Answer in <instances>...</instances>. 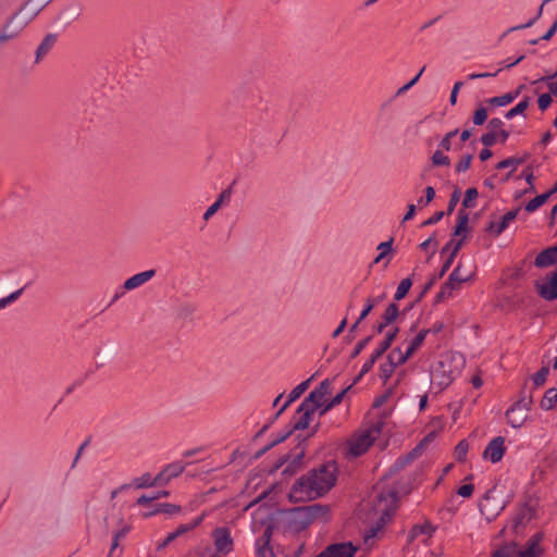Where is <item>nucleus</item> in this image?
<instances>
[{
    "mask_svg": "<svg viewBox=\"0 0 557 557\" xmlns=\"http://www.w3.org/2000/svg\"><path fill=\"white\" fill-rule=\"evenodd\" d=\"M399 333V327L396 326L393 330L386 333L384 341L380 344V346L373 351L380 358L391 348L393 342L397 337Z\"/></svg>",
    "mask_w": 557,
    "mask_h": 557,
    "instance_id": "obj_27",
    "label": "nucleus"
},
{
    "mask_svg": "<svg viewBox=\"0 0 557 557\" xmlns=\"http://www.w3.org/2000/svg\"><path fill=\"white\" fill-rule=\"evenodd\" d=\"M311 379H308L307 381L301 382L298 384L288 395V399L286 400L285 405L289 406L293 401L298 399L301 394L308 388L309 382Z\"/></svg>",
    "mask_w": 557,
    "mask_h": 557,
    "instance_id": "obj_38",
    "label": "nucleus"
},
{
    "mask_svg": "<svg viewBox=\"0 0 557 557\" xmlns=\"http://www.w3.org/2000/svg\"><path fill=\"white\" fill-rule=\"evenodd\" d=\"M329 512V507L321 504L294 507L287 510L288 529L294 532H301L307 529L315 519Z\"/></svg>",
    "mask_w": 557,
    "mask_h": 557,
    "instance_id": "obj_2",
    "label": "nucleus"
},
{
    "mask_svg": "<svg viewBox=\"0 0 557 557\" xmlns=\"http://www.w3.org/2000/svg\"><path fill=\"white\" fill-rule=\"evenodd\" d=\"M474 485L473 484H463L457 490V494L461 497H470L473 494Z\"/></svg>",
    "mask_w": 557,
    "mask_h": 557,
    "instance_id": "obj_64",
    "label": "nucleus"
},
{
    "mask_svg": "<svg viewBox=\"0 0 557 557\" xmlns=\"http://www.w3.org/2000/svg\"><path fill=\"white\" fill-rule=\"evenodd\" d=\"M557 403V389L549 388L545 392L543 399L541 400V407L545 410L552 409Z\"/></svg>",
    "mask_w": 557,
    "mask_h": 557,
    "instance_id": "obj_33",
    "label": "nucleus"
},
{
    "mask_svg": "<svg viewBox=\"0 0 557 557\" xmlns=\"http://www.w3.org/2000/svg\"><path fill=\"white\" fill-rule=\"evenodd\" d=\"M319 428H320V423H317L311 429L310 433L307 436L302 437L298 442V445L295 447V449L298 450V451L294 455V458H293L290 465H288L284 469L283 474L293 475L301 467L302 459L306 456V449H307V446H308V441H309V438L311 436H313L318 432Z\"/></svg>",
    "mask_w": 557,
    "mask_h": 557,
    "instance_id": "obj_6",
    "label": "nucleus"
},
{
    "mask_svg": "<svg viewBox=\"0 0 557 557\" xmlns=\"http://www.w3.org/2000/svg\"><path fill=\"white\" fill-rule=\"evenodd\" d=\"M461 287V283H458V280L455 278V276H451L449 274L448 280L446 283L442 286L441 290L436 294L434 299V305H437L442 301H444L447 297H450L453 295L454 290H458Z\"/></svg>",
    "mask_w": 557,
    "mask_h": 557,
    "instance_id": "obj_19",
    "label": "nucleus"
},
{
    "mask_svg": "<svg viewBox=\"0 0 557 557\" xmlns=\"http://www.w3.org/2000/svg\"><path fill=\"white\" fill-rule=\"evenodd\" d=\"M398 315H399L398 306L395 302L389 304L382 315V322H380L377 325L374 326V331L377 334L383 333L385 327L387 325L392 324L393 322H395L396 319L398 318Z\"/></svg>",
    "mask_w": 557,
    "mask_h": 557,
    "instance_id": "obj_15",
    "label": "nucleus"
},
{
    "mask_svg": "<svg viewBox=\"0 0 557 557\" xmlns=\"http://www.w3.org/2000/svg\"><path fill=\"white\" fill-rule=\"evenodd\" d=\"M391 395H392V388H388L384 394H382L375 398V400L372 404V408L376 409V408H380L381 406H383L388 400Z\"/></svg>",
    "mask_w": 557,
    "mask_h": 557,
    "instance_id": "obj_63",
    "label": "nucleus"
},
{
    "mask_svg": "<svg viewBox=\"0 0 557 557\" xmlns=\"http://www.w3.org/2000/svg\"><path fill=\"white\" fill-rule=\"evenodd\" d=\"M275 529L273 520L269 521L262 536L257 542V554L259 557H275L271 539Z\"/></svg>",
    "mask_w": 557,
    "mask_h": 557,
    "instance_id": "obj_8",
    "label": "nucleus"
},
{
    "mask_svg": "<svg viewBox=\"0 0 557 557\" xmlns=\"http://www.w3.org/2000/svg\"><path fill=\"white\" fill-rule=\"evenodd\" d=\"M376 306V301L372 298H368L364 305V308L362 309L358 320L361 322L364 320L369 313L373 310V308Z\"/></svg>",
    "mask_w": 557,
    "mask_h": 557,
    "instance_id": "obj_56",
    "label": "nucleus"
},
{
    "mask_svg": "<svg viewBox=\"0 0 557 557\" xmlns=\"http://www.w3.org/2000/svg\"><path fill=\"white\" fill-rule=\"evenodd\" d=\"M294 456L292 454L283 455L281 458L277 459V461L273 465V467L270 469V473H274L278 469H281L286 462H292Z\"/></svg>",
    "mask_w": 557,
    "mask_h": 557,
    "instance_id": "obj_58",
    "label": "nucleus"
},
{
    "mask_svg": "<svg viewBox=\"0 0 557 557\" xmlns=\"http://www.w3.org/2000/svg\"><path fill=\"white\" fill-rule=\"evenodd\" d=\"M396 367H397V363H392V362H384L380 366V379L383 381L384 384H386L387 381L391 379Z\"/></svg>",
    "mask_w": 557,
    "mask_h": 557,
    "instance_id": "obj_40",
    "label": "nucleus"
},
{
    "mask_svg": "<svg viewBox=\"0 0 557 557\" xmlns=\"http://www.w3.org/2000/svg\"><path fill=\"white\" fill-rule=\"evenodd\" d=\"M212 536L214 539L216 553L227 555L233 550V539L227 528H216Z\"/></svg>",
    "mask_w": 557,
    "mask_h": 557,
    "instance_id": "obj_9",
    "label": "nucleus"
},
{
    "mask_svg": "<svg viewBox=\"0 0 557 557\" xmlns=\"http://www.w3.org/2000/svg\"><path fill=\"white\" fill-rule=\"evenodd\" d=\"M505 451V438L503 436H496L485 447L483 458L490 459L493 463H496L503 459Z\"/></svg>",
    "mask_w": 557,
    "mask_h": 557,
    "instance_id": "obj_11",
    "label": "nucleus"
},
{
    "mask_svg": "<svg viewBox=\"0 0 557 557\" xmlns=\"http://www.w3.org/2000/svg\"><path fill=\"white\" fill-rule=\"evenodd\" d=\"M535 288L539 295L548 301L557 299V271L547 276L546 283L535 282Z\"/></svg>",
    "mask_w": 557,
    "mask_h": 557,
    "instance_id": "obj_12",
    "label": "nucleus"
},
{
    "mask_svg": "<svg viewBox=\"0 0 557 557\" xmlns=\"http://www.w3.org/2000/svg\"><path fill=\"white\" fill-rule=\"evenodd\" d=\"M541 541H542V534L541 533H535L533 536H531L528 540V542L525 544V547L532 546L533 550H536V552L542 554V548L540 547V542Z\"/></svg>",
    "mask_w": 557,
    "mask_h": 557,
    "instance_id": "obj_55",
    "label": "nucleus"
},
{
    "mask_svg": "<svg viewBox=\"0 0 557 557\" xmlns=\"http://www.w3.org/2000/svg\"><path fill=\"white\" fill-rule=\"evenodd\" d=\"M530 158V153H524L522 157H509L507 159H504L503 161L498 162L495 165L496 170H504L511 168V170L502 178V182L505 183L509 181L512 177L513 172L517 170L518 165L524 163Z\"/></svg>",
    "mask_w": 557,
    "mask_h": 557,
    "instance_id": "obj_13",
    "label": "nucleus"
},
{
    "mask_svg": "<svg viewBox=\"0 0 557 557\" xmlns=\"http://www.w3.org/2000/svg\"><path fill=\"white\" fill-rule=\"evenodd\" d=\"M552 101L550 94H542L537 99L540 110L545 111L550 106Z\"/></svg>",
    "mask_w": 557,
    "mask_h": 557,
    "instance_id": "obj_61",
    "label": "nucleus"
},
{
    "mask_svg": "<svg viewBox=\"0 0 557 557\" xmlns=\"http://www.w3.org/2000/svg\"><path fill=\"white\" fill-rule=\"evenodd\" d=\"M515 99H516V95H510L509 92H507L503 96L493 97V98L488 99L487 102L492 106L503 107V106L511 103Z\"/></svg>",
    "mask_w": 557,
    "mask_h": 557,
    "instance_id": "obj_41",
    "label": "nucleus"
},
{
    "mask_svg": "<svg viewBox=\"0 0 557 557\" xmlns=\"http://www.w3.org/2000/svg\"><path fill=\"white\" fill-rule=\"evenodd\" d=\"M356 550L351 542L335 543L326 546L317 557H354Z\"/></svg>",
    "mask_w": 557,
    "mask_h": 557,
    "instance_id": "obj_10",
    "label": "nucleus"
},
{
    "mask_svg": "<svg viewBox=\"0 0 557 557\" xmlns=\"http://www.w3.org/2000/svg\"><path fill=\"white\" fill-rule=\"evenodd\" d=\"M314 412L315 410L307 407V405L305 406L300 404L296 411V414L300 416L297 418V420L293 421L290 425L295 431L306 430L309 426Z\"/></svg>",
    "mask_w": 557,
    "mask_h": 557,
    "instance_id": "obj_14",
    "label": "nucleus"
},
{
    "mask_svg": "<svg viewBox=\"0 0 557 557\" xmlns=\"http://www.w3.org/2000/svg\"><path fill=\"white\" fill-rule=\"evenodd\" d=\"M459 199H460V189L459 188H455V190L450 195V199H449L447 211H446V213L448 215L454 212L457 203L459 202Z\"/></svg>",
    "mask_w": 557,
    "mask_h": 557,
    "instance_id": "obj_52",
    "label": "nucleus"
},
{
    "mask_svg": "<svg viewBox=\"0 0 557 557\" xmlns=\"http://www.w3.org/2000/svg\"><path fill=\"white\" fill-rule=\"evenodd\" d=\"M154 275H156V270H147V271L140 272L138 274H135L124 282V288L128 289V290L134 289V288L143 285L150 278H152Z\"/></svg>",
    "mask_w": 557,
    "mask_h": 557,
    "instance_id": "obj_21",
    "label": "nucleus"
},
{
    "mask_svg": "<svg viewBox=\"0 0 557 557\" xmlns=\"http://www.w3.org/2000/svg\"><path fill=\"white\" fill-rule=\"evenodd\" d=\"M530 104V97H524V99L519 102L516 107L511 108L506 112L505 117L510 120L513 116L523 113Z\"/></svg>",
    "mask_w": 557,
    "mask_h": 557,
    "instance_id": "obj_39",
    "label": "nucleus"
},
{
    "mask_svg": "<svg viewBox=\"0 0 557 557\" xmlns=\"http://www.w3.org/2000/svg\"><path fill=\"white\" fill-rule=\"evenodd\" d=\"M472 159H473L472 153L463 156L460 159V161L456 164V172L457 173L466 172L470 168Z\"/></svg>",
    "mask_w": 557,
    "mask_h": 557,
    "instance_id": "obj_51",
    "label": "nucleus"
},
{
    "mask_svg": "<svg viewBox=\"0 0 557 557\" xmlns=\"http://www.w3.org/2000/svg\"><path fill=\"white\" fill-rule=\"evenodd\" d=\"M436 528L431 524V522L425 521L423 524H416L409 531L408 542L411 543L417 539L420 534H428L431 536L435 532Z\"/></svg>",
    "mask_w": 557,
    "mask_h": 557,
    "instance_id": "obj_26",
    "label": "nucleus"
},
{
    "mask_svg": "<svg viewBox=\"0 0 557 557\" xmlns=\"http://www.w3.org/2000/svg\"><path fill=\"white\" fill-rule=\"evenodd\" d=\"M479 193L478 189L474 187L468 188L465 193V198L462 200V207L463 208H472L473 201L476 199Z\"/></svg>",
    "mask_w": 557,
    "mask_h": 557,
    "instance_id": "obj_44",
    "label": "nucleus"
},
{
    "mask_svg": "<svg viewBox=\"0 0 557 557\" xmlns=\"http://www.w3.org/2000/svg\"><path fill=\"white\" fill-rule=\"evenodd\" d=\"M372 338L373 336L370 335L359 341L350 354V359H355L356 357H358L361 354V351L366 348V346L372 341Z\"/></svg>",
    "mask_w": 557,
    "mask_h": 557,
    "instance_id": "obj_49",
    "label": "nucleus"
},
{
    "mask_svg": "<svg viewBox=\"0 0 557 557\" xmlns=\"http://www.w3.org/2000/svg\"><path fill=\"white\" fill-rule=\"evenodd\" d=\"M433 165L436 166H448L450 164V160L447 156H445L441 150H436L432 158Z\"/></svg>",
    "mask_w": 557,
    "mask_h": 557,
    "instance_id": "obj_45",
    "label": "nucleus"
},
{
    "mask_svg": "<svg viewBox=\"0 0 557 557\" xmlns=\"http://www.w3.org/2000/svg\"><path fill=\"white\" fill-rule=\"evenodd\" d=\"M324 397H322L320 394H318L314 389L309 393V395L302 400V405H307V407L313 409V410H321L323 406Z\"/></svg>",
    "mask_w": 557,
    "mask_h": 557,
    "instance_id": "obj_30",
    "label": "nucleus"
},
{
    "mask_svg": "<svg viewBox=\"0 0 557 557\" xmlns=\"http://www.w3.org/2000/svg\"><path fill=\"white\" fill-rule=\"evenodd\" d=\"M435 197V189L432 186L425 188V196L418 199V205H429Z\"/></svg>",
    "mask_w": 557,
    "mask_h": 557,
    "instance_id": "obj_57",
    "label": "nucleus"
},
{
    "mask_svg": "<svg viewBox=\"0 0 557 557\" xmlns=\"http://www.w3.org/2000/svg\"><path fill=\"white\" fill-rule=\"evenodd\" d=\"M506 507V504L495 497V490H488L479 504L480 511L488 522L493 521Z\"/></svg>",
    "mask_w": 557,
    "mask_h": 557,
    "instance_id": "obj_4",
    "label": "nucleus"
},
{
    "mask_svg": "<svg viewBox=\"0 0 557 557\" xmlns=\"http://www.w3.org/2000/svg\"><path fill=\"white\" fill-rule=\"evenodd\" d=\"M468 223H469V213L466 210L460 209L458 211L457 223L454 227L453 236H459L463 233L469 232Z\"/></svg>",
    "mask_w": 557,
    "mask_h": 557,
    "instance_id": "obj_28",
    "label": "nucleus"
},
{
    "mask_svg": "<svg viewBox=\"0 0 557 557\" xmlns=\"http://www.w3.org/2000/svg\"><path fill=\"white\" fill-rule=\"evenodd\" d=\"M374 441L375 436L371 435V432H363L349 442L348 455L355 458L363 455L368 451Z\"/></svg>",
    "mask_w": 557,
    "mask_h": 557,
    "instance_id": "obj_7",
    "label": "nucleus"
},
{
    "mask_svg": "<svg viewBox=\"0 0 557 557\" xmlns=\"http://www.w3.org/2000/svg\"><path fill=\"white\" fill-rule=\"evenodd\" d=\"M389 520L391 513L388 511H384L382 516L377 519V521L366 531L364 542L374 539Z\"/></svg>",
    "mask_w": 557,
    "mask_h": 557,
    "instance_id": "obj_23",
    "label": "nucleus"
},
{
    "mask_svg": "<svg viewBox=\"0 0 557 557\" xmlns=\"http://www.w3.org/2000/svg\"><path fill=\"white\" fill-rule=\"evenodd\" d=\"M203 517L205 515H201L188 524H181L174 532H172V534L174 535L175 539H177L178 536L185 534L186 532L194 530L202 522Z\"/></svg>",
    "mask_w": 557,
    "mask_h": 557,
    "instance_id": "obj_35",
    "label": "nucleus"
},
{
    "mask_svg": "<svg viewBox=\"0 0 557 557\" xmlns=\"http://www.w3.org/2000/svg\"><path fill=\"white\" fill-rule=\"evenodd\" d=\"M294 432H296L293 426L289 424V428L288 430L281 434L280 436H277L274 441H272L270 444L272 445V447L274 448L275 446H277L278 444L285 442L288 437H290Z\"/></svg>",
    "mask_w": 557,
    "mask_h": 557,
    "instance_id": "obj_62",
    "label": "nucleus"
},
{
    "mask_svg": "<svg viewBox=\"0 0 557 557\" xmlns=\"http://www.w3.org/2000/svg\"><path fill=\"white\" fill-rule=\"evenodd\" d=\"M451 276H455L458 280V283H467L473 280L475 273L471 269V261L468 260L466 263L459 261L457 267L450 273Z\"/></svg>",
    "mask_w": 557,
    "mask_h": 557,
    "instance_id": "obj_18",
    "label": "nucleus"
},
{
    "mask_svg": "<svg viewBox=\"0 0 557 557\" xmlns=\"http://www.w3.org/2000/svg\"><path fill=\"white\" fill-rule=\"evenodd\" d=\"M533 405L532 396H521L518 401H516L511 407H518V409L523 410L525 413L531 410Z\"/></svg>",
    "mask_w": 557,
    "mask_h": 557,
    "instance_id": "obj_47",
    "label": "nucleus"
},
{
    "mask_svg": "<svg viewBox=\"0 0 557 557\" xmlns=\"http://www.w3.org/2000/svg\"><path fill=\"white\" fill-rule=\"evenodd\" d=\"M487 119V110L484 107H480L473 113V124L483 125Z\"/></svg>",
    "mask_w": 557,
    "mask_h": 557,
    "instance_id": "obj_50",
    "label": "nucleus"
},
{
    "mask_svg": "<svg viewBox=\"0 0 557 557\" xmlns=\"http://www.w3.org/2000/svg\"><path fill=\"white\" fill-rule=\"evenodd\" d=\"M458 134V129H454V131H450L448 132L444 137L443 139L441 140L440 143V147L443 148L444 150L446 151H449L450 148H451V138L455 137L456 135Z\"/></svg>",
    "mask_w": 557,
    "mask_h": 557,
    "instance_id": "obj_54",
    "label": "nucleus"
},
{
    "mask_svg": "<svg viewBox=\"0 0 557 557\" xmlns=\"http://www.w3.org/2000/svg\"><path fill=\"white\" fill-rule=\"evenodd\" d=\"M469 450V444L466 440H461L455 447L454 455L458 462H465Z\"/></svg>",
    "mask_w": 557,
    "mask_h": 557,
    "instance_id": "obj_36",
    "label": "nucleus"
},
{
    "mask_svg": "<svg viewBox=\"0 0 557 557\" xmlns=\"http://www.w3.org/2000/svg\"><path fill=\"white\" fill-rule=\"evenodd\" d=\"M480 140L485 147H492L497 141V132L488 131L481 136Z\"/></svg>",
    "mask_w": 557,
    "mask_h": 557,
    "instance_id": "obj_53",
    "label": "nucleus"
},
{
    "mask_svg": "<svg viewBox=\"0 0 557 557\" xmlns=\"http://www.w3.org/2000/svg\"><path fill=\"white\" fill-rule=\"evenodd\" d=\"M548 199H549V194L544 193L542 195H539V196L534 197L533 199H531L524 206V210L528 212H533V211L537 210L541 206H543Z\"/></svg>",
    "mask_w": 557,
    "mask_h": 557,
    "instance_id": "obj_34",
    "label": "nucleus"
},
{
    "mask_svg": "<svg viewBox=\"0 0 557 557\" xmlns=\"http://www.w3.org/2000/svg\"><path fill=\"white\" fill-rule=\"evenodd\" d=\"M411 286H412L411 278L410 277L404 278L397 287V290L394 295V299L396 301H398V300H401L403 298H405L406 295L408 294L409 289L411 288Z\"/></svg>",
    "mask_w": 557,
    "mask_h": 557,
    "instance_id": "obj_37",
    "label": "nucleus"
},
{
    "mask_svg": "<svg viewBox=\"0 0 557 557\" xmlns=\"http://www.w3.org/2000/svg\"><path fill=\"white\" fill-rule=\"evenodd\" d=\"M517 553V543L510 542L502 545L497 550H495L492 557H515Z\"/></svg>",
    "mask_w": 557,
    "mask_h": 557,
    "instance_id": "obj_32",
    "label": "nucleus"
},
{
    "mask_svg": "<svg viewBox=\"0 0 557 557\" xmlns=\"http://www.w3.org/2000/svg\"><path fill=\"white\" fill-rule=\"evenodd\" d=\"M153 479L150 473H144L141 476L134 480V484L137 488H145L154 486Z\"/></svg>",
    "mask_w": 557,
    "mask_h": 557,
    "instance_id": "obj_46",
    "label": "nucleus"
},
{
    "mask_svg": "<svg viewBox=\"0 0 557 557\" xmlns=\"http://www.w3.org/2000/svg\"><path fill=\"white\" fill-rule=\"evenodd\" d=\"M454 379L455 371L447 359L438 361L431 372L432 383L438 386V393L448 387Z\"/></svg>",
    "mask_w": 557,
    "mask_h": 557,
    "instance_id": "obj_3",
    "label": "nucleus"
},
{
    "mask_svg": "<svg viewBox=\"0 0 557 557\" xmlns=\"http://www.w3.org/2000/svg\"><path fill=\"white\" fill-rule=\"evenodd\" d=\"M181 511V506L174 504H157L153 510L146 513V517H150L157 513L174 515Z\"/></svg>",
    "mask_w": 557,
    "mask_h": 557,
    "instance_id": "obj_29",
    "label": "nucleus"
},
{
    "mask_svg": "<svg viewBox=\"0 0 557 557\" xmlns=\"http://www.w3.org/2000/svg\"><path fill=\"white\" fill-rule=\"evenodd\" d=\"M27 21L21 17L20 14H14L0 29V35H17L26 26Z\"/></svg>",
    "mask_w": 557,
    "mask_h": 557,
    "instance_id": "obj_17",
    "label": "nucleus"
},
{
    "mask_svg": "<svg viewBox=\"0 0 557 557\" xmlns=\"http://www.w3.org/2000/svg\"><path fill=\"white\" fill-rule=\"evenodd\" d=\"M351 388V385L344 388L341 393L334 396L329 403H323L321 410L319 411V416L325 414L329 410L339 405L343 401L345 394Z\"/></svg>",
    "mask_w": 557,
    "mask_h": 557,
    "instance_id": "obj_31",
    "label": "nucleus"
},
{
    "mask_svg": "<svg viewBox=\"0 0 557 557\" xmlns=\"http://www.w3.org/2000/svg\"><path fill=\"white\" fill-rule=\"evenodd\" d=\"M57 37H44L36 49L35 63H39L55 46Z\"/></svg>",
    "mask_w": 557,
    "mask_h": 557,
    "instance_id": "obj_24",
    "label": "nucleus"
},
{
    "mask_svg": "<svg viewBox=\"0 0 557 557\" xmlns=\"http://www.w3.org/2000/svg\"><path fill=\"white\" fill-rule=\"evenodd\" d=\"M541 553L533 550L532 546L524 547L523 549H519L517 547V553L515 554V557H540Z\"/></svg>",
    "mask_w": 557,
    "mask_h": 557,
    "instance_id": "obj_60",
    "label": "nucleus"
},
{
    "mask_svg": "<svg viewBox=\"0 0 557 557\" xmlns=\"http://www.w3.org/2000/svg\"><path fill=\"white\" fill-rule=\"evenodd\" d=\"M507 422L515 429L521 428L525 422L528 416L523 410H519L518 407H510L506 411Z\"/></svg>",
    "mask_w": 557,
    "mask_h": 557,
    "instance_id": "obj_22",
    "label": "nucleus"
},
{
    "mask_svg": "<svg viewBox=\"0 0 557 557\" xmlns=\"http://www.w3.org/2000/svg\"><path fill=\"white\" fill-rule=\"evenodd\" d=\"M431 330H421L416 337L411 341L409 347L406 352L400 354V358L398 359V363H405L423 344L426 335Z\"/></svg>",
    "mask_w": 557,
    "mask_h": 557,
    "instance_id": "obj_20",
    "label": "nucleus"
},
{
    "mask_svg": "<svg viewBox=\"0 0 557 557\" xmlns=\"http://www.w3.org/2000/svg\"><path fill=\"white\" fill-rule=\"evenodd\" d=\"M533 517L534 509L528 504H524L512 519V529L515 532H517L519 525H521L524 520L530 521Z\"/></svg>",
    "mask_w": 557,
    "mask_h": 557,
    "instance_id": "obj_25",
    "label": "nucleus"
},
{
    "mask_svg": "<svg viewBox=\"0 0 557 557\" xmlns=\"http://www.w3.org/2000/svg\"><path fill=\"white\" fill-rule=\"evenodd\" d=\"M557 263V245L542 250L534 260L536 268H546Z\"/></svg>",
    "mask_w": 557,
    "mask_h": 557,
    "instance_id": "obj_16",
    "label": "nucleus"
},
{
    "mask_svg": "<svg viewBox=\"0 0 557 557\" xmlns=\"http://www.w3.org/2000/svg\"><path fill=\"white\" fill-rule=\"evenodd\" d=\"M380 357L376 356L374 352L371 355L370 359L367 360L364 362V364L362 366L361 368V371L359 373V377H362L364 374H367L374 366V363L376 362V360L379 359Z\"/></svg>",
    "mask_w": 557,
    "mask_h": 557,
    "instance_id": "obj_59",
    "label": "nucleus"
},
{
    "mask_svg": "<svg viewBox=\"0 0 557 557\" xmlns=\"http://www.w3.org/2000/svg\"><path fill=\"white\" fill-rule=\"evenodd\" d=\"M185 469V466L181 462H173L168 465L163 470L170 479L178 476Z\"/></svg>",
    "mask_w": 557,
    "mask_h": 557,
    "instance_id": "obj_42",
    "label": "nucleus"
},
{
    "mask_svg": "<svg viewBox=\"0 0 557 557\" xmlns=\"http://www.w3.org/2000/svg\"><path fill=\"white\" fill-rule=\"evenodd\" d=\"M549 373V369L547 367H542L534 375H533V383L536 387L542 386Z\"/></svg>",
    "mask_w": 557,
    "mask_h": 557,
    "instance_id": "obj_48",
    "label": "nucleus"
},
{
    "mask_svg": "<svg viewBox=\"0 0 557 557\" xmlns=\"http://www.w3.org/2000/svg\"><path fill=\"white\" fill-rule=\"evenodd\" d=\"M505 230L506 226L502 224V221H490L484 228L486 233L492 234L494 237L499 236Z\"/></svg>",
    "mask_w": 557,
    "mask_h": 557,
    "instance_id": "obj_43",
    "label": "nucleus"
},
{
    "mask_svg": "<svg viewBox=\"0 0 557 557\" xmlns=\"http://www.w3.org/2000/svg\"><path fill=\"white\" fill-rule=\"evenodd\" d=\"M465 239H466V235H463L458 242L457 244L455 245L453 251L450 252L449 257L446 259V261L443 263L442 265V269L440 270V272L435 275H433L426 283L425 285L423 286L420 295L418 296L416 302H419L421 301V299L425 296V294L434 286L435 282L440 278H442L445 273L449 270V268L451 267L453 262H454V259L456 258L457 253L459 252V250L461 249L463 243H465Z\"/></svg>",
    "mask_w": 557,
    "mask_h": 557,
    "instance_id": "obj_5",
    "label": "nucleus"
},
{
    "mask_svg": "<svg viewBox=\"0 0 557 557\" xmlns=\"http://www.w3.org/2000/svg\"><path fill=\"white\" fill-rule=\"evenodd\" d=\"M337 465L327 461L295 481L289 493L292 502H304L325 495L336 483Z\"/></svg>",
    "mask_w": 557,
    "mask_h": 557,
    "instance_id": "obj_1",
    "label": "nucleus"
}]
</instances>
